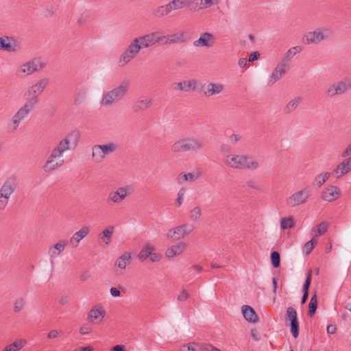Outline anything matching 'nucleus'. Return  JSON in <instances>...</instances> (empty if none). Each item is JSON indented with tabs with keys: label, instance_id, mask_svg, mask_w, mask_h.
<instances>
[{
	"label": "nucleus",
	"instance_id": "obj_1",
	"mask_svg": "<svg viewBox=\"0 0 351 351\" xmlns=\"http://www.w3.org/2000/svg\"><path fill=\"white\" fill-rule=\"evenodd\" d=\"M152 40L149 33L134 38L121 54L119 60V66L126 65L138 54L142 49L154 45Z\"/></svg>",
	"mask_w": 351,
	"mask_h": 351
},
{
	"label": "nucleus",
	"instance_id": "obj_2",
	"mask_svg": "<svg viewBox=\"0 0 351 351\" xmlns=\"http://www.w3.org/2000/svg\"><path fill=\"white\" fill-rule=\"evenodd\" d=\"M80 138V133L77 130L70 131L53 147L50 154L57 158L58 160H62V158L66 152L73 150L76 148Z\"/></svg>",
	"mask_w": 351,
	"mask_h": 351
},
{
	"label": "nucleus",
	"instance_id": "obj_3",
	"mask_svg": "<svg viewBox=\"0 0 351 351\" xmlns=\"http://www.w3.org/2000/svg\"><path fill=\"white\" fill-rule=\"evenodd\" d=\"M223 163L228 167L235 169L256 170L260 163L249 155L229 154L223 158Z\"/></svg>",
	"mask_w": 351,
	"mask_h": 351
},
{
	"label": "nucleus",
	"instance_id": "obj_4",
	"mask_svg": "<svg viewBox=\"0 0 351 351\" xmlns=\"http://www.w3.org/2000/svg\"><path fill=\"white\" fill-rule=\"evenodd\" d=\"M204 147L205 143L200 138L190 136L175 141L171 146V150L173 153H199L202 152Z\"/></svg>",
	"mask_w": 351,
	"mask_h": 351
},
{
	"label": "nucleus",
	"instance_id": "obj_5",
	"mask_svg": "<svg viewBox=\"0 0 351 351\" xmlns=\"http://www.w3.org/2000/svg\"><path fill=\"white\" fill-rule=\"evenodd\" d=\"M130 83L128 80H123L112 89L104 93L99 101L101 106L111 107L114 104L121 101L130 89Z\"/></svg>",
	"mask_w": 351,
	"mask_h": 351
},
{
	"label": "nucleus",
	"instance_id": "obj_6",
	"mask_svg": "<svg viewBox=\"0 0 351 351\" xmlns=\"http://www.w3.org/2000/svg\"><path fill=\"white\" fill-rule=\"evenodd\" d=\"M333 36L332 30L327 27H319L313 31L305 33L302 40L305 45H318L321 42L330 39Z\"/></svg>",
	"mask_w": 351,
	"mask_h": 351
},
{
	"label": "nucleus",
	"instance_id": "obj_7",
	"mask_svg": "<svg viewBox=\"0 0 351 351\" xmlns=\"http://www.w3.org/2000/svg\"><path fill=\"white\" fill-rule=\"evenodd\" d=\"M49 80L43 77L32 84L24 93L23 97L25 101L38 106L40 103V96L48 86Z\"/></svg>",
	"mask_w": 351,
	"mask_h": 351
},
{
	"label": "nucleus",
	"instance_id": "obj_8",
	"mask_svg": "<svg viewBox=\"0 0 351 351\" xmlns=\"http://www.w3.org/2000/svg\"><path fill=\"white\" fill-rule=\"evenodd\" d=\"M45 61L40 57L34 58L20 65L16 71V75L24 77L39 72L46 66Z\"/></svg>",
	"mask_w": 351,
	"mask_h": 351
},
{
	"label": "nucleus",
	"instance_id": "obj_9",
	"mask_svg": "<svg viewBox=\"0 0 351 351\" xmlns=\"http://www.w3.org/2000/svg\"><path fill=\"white\" fill-rule=\"evenodd\" d=\"M312 195V189L310 186L303 187L286 199V204L289 208H295L306 204Z\"/></svg>",
	"mask_w": 351,
	"mask_h": 351
},
{
	"label": "nucleus",
	"instance_id": "obj_10",
	"mask_svg": "<svg viewBox=\"0 0 351 351\" xmlns=\"http://www.w3.org/2000/svg\"><path fill=\"white\" fill-rule=\"evenodd\" d=\"M350 90H351V78L343 77L330 84L325 94L328 97L333 98L337 95H345Z\"/></svg>",
	"mask_w": 351,
	"mask_h": 351
},
{
	"label": "nucleus",
	"instance_id": "obj_11",
	"mask_svg": "<svg viewBox=\"0 0 351 351\" xmlns=\"http://www.w3.org/2000/svg\"><path fill=\"white\" fill-rule=\"evenodd\" d=\"M118 149L115 143L104 145H95L92 147V159L96 163L101 162L106 156L114 152Z\"/></svg>",
	"mask_w": 351,
	"mask_h": 351
},
{
	"label": "nucleus",
	"instance_id": "obj_12",
	"mask_svg": "<svg viewBox=\"0 0 351 351\" xmlns=\"http://www.w3.org/2000/svg\"><path fill=\"white\" fill-rule=\"evenodd\" d=\"M134 192L132 185L119 186L114 191H110L108 195L107 202L108 204H120L130 196Z\"/></svg>",
	"mask_w": 351,
	"mask_h": 351
},
{
	"label": "nucleus",
	"instance_id": "obj_13",
	"mask_svg": "<svg viewBox=\"0 0 351 351\" xmlns=\"http://www.w3.org/2000/svg\"><path fill=\"white\" fill-rule=\"evenodd\" d=\"M36 107L37 106L35 105L25 101V104L12 117V123L14 124V130H17L21 122L27 118Z\"/></svg>",
	"mask_w": 351,
	"mask_h": 351
},
{
	"label": "nucleus",
	"instance_id": "obj_14",
	"mask_svg": "<svg viewBox=\"0 0 351 351\" xmlns=\"http://www.w3.org/2000/svg\"><path fill=\"white\" fill-rule=\"evenodd\" d=\"M20 49L19 43L13 37L8 36L0 37V50L7 52H16Z\"/></svg>",
	"mask_w": 351,
	"mask_h": 351
},
{
	"label": "nucleus",
	"instance_id": "obj_15",
	"mask_svg": "<svg viewBox=\"0 0 351 351\" xmlns=\"http://www.w3.org/2000/svg\"><path fill=\"white\" fill-rule=\"evenodd\" d=\"M215 44L214 35L210 32H204L200 34L198 39L195 40L193 45L195 47L212 48Z\"/></svg>",
	"mask_w": 351,
	"mask_h": 351
},
{
	"label": "nucleus",
	"instance_id": "obj_16",
	"mask_svg": "<svg viewBox=\"0 0 351 351\" xmlns=\"http://www.w3.org/2000/svg\"><path fill=\"white\" fill-rule=\"evenodd\" d=\"M343 158L344 159L337 165L332 171V174L337 179L351 172V156Z\"/></svg>",
	"mask_w": 351,
	"mask_h": 351
},
{
	"label": "nucleus",
	"instance_id": "obj_17",
	"mask_svg": "<svg viewBox=\"0 0 351 351\" xmlns=\"http://www.w3.org/2000/svg\"><path fill=\"white\" fill-rule=\"evenodd\" d=\"M16 186L17 183L15 178H9L6 179L0 187V196L10 199L16 191Z\"/></svg>",
	"mask_w": 351,
	"mask_h": 351
},
{
	"label": "nucleus",
	"instance_id": "obj_18",
	"mask_svg": "<svg viewBox=\"0 0 351 351\" xmlns=\"http://www.w3.org/2000/svg\"><path fill=\"white\" fill-rule=\"evenodd\" d=\"M340 195V189L334 185H329L324 188L321 193L322 199L328 202H331L337 199Z\"/></svg>",
	"mask_w": 351,
	"mask_h": 351
},
{
	"label": "nucleus",
	"instance_id": "obj_19",
	"mask_svg": "<svg viewBox=\"0 0 351 351\" xmlns=\"http://www.w3.org/2000/svg\"><path fill=\"white\" fill-rule=\"evenodd\" d=\"M289 67L286 66L281 62L278 63L272 71L271 74L269 75L267 80V85L269 86H272L276 82L280 80L286 73Z\"/></svg>",
	"mask_w": 351,
	"mask_h": 351
},
{
	"label": "nucleus",
	"instance_id": "obj_20",
	"mask_svg": "<svg viewBox=\"0 0 351 351\" xmlns=\"http://www.w3.org/2000/svg\"><path fill=\"white\" fill-rule=\"evenodd\" d=\"M197 82H198L197 80L191 79L174 83L173 84V86L174 90H176L184 92H193L197 90Z\"/></svg>",
	"mask_w": 351,
	"mask_h": 351
},
{
	"label": "nucleus",
	"instance_id": "obj_21",
	"mask_svg": "<svg viewBox=\"0 0 351 351\" xmlns=\"http://www.w3.org/2000/svg\"><path fill=\"white\" fill-rule=\"evenodd\" d=\"M64 162V160H58L57 158L49 154L43 167V169L45 173H51L62 167Z\"/></svg>",
	"mask_w": 351,
	"mask_h": 351
},
{
	"label": "nucleus",
	"instance_id": "obj_22",
	"mask_svg": "<svg viewBox=\"0 0 351 351\" xmlns=\"http://www.w3.org/2000/svg\"><path fill=\"white\" fill-rule=\"evenodd\" d=\"M90 232V228L87 226H82L78 231L75 232L70 238L69 243L73 247H77L80 241L84 239Z\"/></svg>",
	"mask_w": 351,
	"mask_h": 351
},
{
	"label": "nucleus",
	"instance_id": "obj_23",
	"mask_svg": "<svg viewBox=\"0 0 351 351\" xmlns=\"http://www.w3.org/2000/svg\"><path fill=\"white\" fill-rule=\"evenodd\" d=\"M105 315L106 312L102 308L94 306L88 313L87 319L90 323H100Z\"/></svg>",
	"mask_w": 351,
	"mask_h": 351
},
{
	"label": "nucleus",
	"instance_id": "obj_24",
	"mask_svg": "<svg viewBox=\"0 0 351 351\" xmlns=\"http://www.w3.org/2000/svg\"><path fill=\"white\" fill-rule=\"evenodd\" d=\"M205 88L204 95L208 97L221 94L224 91L223 85L219 83L208 82L205 85Z\"/></svg>",
	"mask_w": 351,
	"mask_h": 351
},
{
	"label": "nucleus",
	"instance_id": "obj_25",
	"mask_svg": "<svg viewBox=\"0 0 351 351\" xmlns=\"http://www.w3.org/2000/svg\"><path fill=\"white\" fill-rule=\"evenodd\" d=\"M186 248V244L180 242L167 249L165 256L168 259H171L175 256L180 255Z\"/></svg>",
	"mask_w": 351,
	"mask_h": 351
},
{
	"label": "nucleus",
	"instance_id": "obj_26",
	"mask_svg": "<svg viewBox=\"0 0 351 351\" xmlns=\"http://www.w3.org/2000/svg\"><path fill=\"white\" fill-rule=\"evenodd\" d=\"M68 241L65 239H62L58 243L51 246L48 250V254L51 258L58 257L61 252H62L66 246Z\"/></svg>",
	"mask_w": 351,
	"mask_h": 351
},
{
	"label": "nucleus",
	"instance_id": "obj_27",
	"mask_svg": "<svg viewBox=\"0 0 351 351\" xmlns=\"http://www.w3.org/2000/svg\"><path fill=\"white\" fill-rule=\"evenodd\" d=\"M303 50V47L300 45L295 46L289 49L283 56L280 62L289 67V62L298 53Z\"/></svg>",
	"mask_w": 351,
	"mask_h": 351
},
{
	"label": "nucleus",
	"instance_id": "obj_28",
	"mask_svg": "<svg viewBox=\"0 0 351 351\" xmlns=\"http://www.w3.org/2000/svg\"><path fill=\"white\" fill-rule=\"evenodd\" d=\"M132 254L129 252H125L120 256L117 258L114 263V267L120 269H125L127 266L132 262Z\"/></svg>",
	"mask_w": 351,
	"mask_h": 351
},
{
	"label": "nucleus",
	"instance_id": "obj_29",
	"mask_svg": "<svg viewBox=\"0 0 351 351\" xmlns=\"http://www.w3.org/2000/svg\"><path fill=\"white\" fill-rule=\"evenodd\" d=\"M186 40L184 32L165 35V45L182 43Z\"/></svg>",
	"mask_w": 351,
	"mask_h": 351
},
{
	"label": "nucleus",
	"instance_id": "obj_30",
	"mask_svg": "<svg viewBox=\"0 0 351 351\" xmlns=\"http://www.w3.org/2000/svg\"><path fill=\"white\" fill-rule=\"evenodd\" d=\"M200 175L198 172L180 173L177 177V182L179 184H182L186 182H193L198 180Z\"/></svg>",
	"mask_w": 351,
	"mask_h": 351
},
{
	"label": "nucleus",
	"instance_id": "obj_31",
	"mask_svg": "<svg viewBox=\"0 0 351 351\" xmlns=\"http://www.w3.org/2000/svg\"><path fill=\"white\" fill-rule=\"evenodd\" d=\"M242 313L246 321L251 323H256L258 321V316L255 311L248 305L242 306Z\"/></svg>",
	"mask_w": 351,
	"mask_h": 351
},
{
	"label": "nucleus",
	"instance_id": "obj_32",
	"mask_svg": "<svg viewBox=\"0 0 351 351\" xmlns=\"http://www.w3.org/2000/svg\"><path fill=\"white\" fill-rule=\"evenodd\" d=\"M302 101V97L300 96L291 99L285 106L283 109L284 112L286 114L292 113L298 108Z\"/></svg>",
	"mask_w": 351,
	"mask_h": 351
},
{
	"label": "nucleus",
	"instance_id": "obj_33",
	"mask_svg": "<svg viewBox=\"0 0 351 351\" xmlns=\"http://www.w3.org/2000/svg\"><path fill=\"white\" fill-rule=\"evenodd\" d=\"M193 2L195 4L194 10H201L207 9L213 5L218 3V0H194Z\"/></svg>",
	"mask_w": 351,
	"mask_h": 351
},
{
	"label": "nucleus",
	"instance_id": "obj_34",
	"mask_svg": "<svg viewBox=\"0 0 351 351\" xmlns=\"http://www.w3.org/2000/svg\"><path fill=\"white\" fill-rule=\"evenodd\" d=\"M183 232H182V230L180 226H178L174 228L169 230L166 236L168 239H170L173 241H178L185 237Z\"/></svg>",
	"mask_w": 351,
	"mask_h": 351
},
{
	"label": "nucleus",
	"instance_id": "obj_35",
	"mask_svg": "<svg viewBox=\"0 0 351 351\" xmlns=\"http://www.w3.org/2000/svg\"><path fill=\"white\" fill-rule=\"evenodd\" d=\"M114 232V227L113 226H108L100 234L101 239L108 245L111 242V238Z\"/></svg>",
	"mask_w": 351,
	"mask_h": 351
},
{
	"label": "nucleus",
	"instance_id": "obj_36",
	"mask_svg": "<svg viewBox=\"0 0 351 351\" xmlns=\"http://www.w3.org/2000/svg\"><path fill=\"white\" fill-rule=\"evenodd\" d=\"M171 7H170V5H169V3L163 5L158 6L154 10V14L156 17L161 18L166 16H168L171 12Z\"/></svg>",
	"mask_w": 351,
	"mask_h": 351
},
{
	"label": "nucleus",
	"instance_id": "obj_37",
	"mask_svg": "<svg viewBox=\"0 0 351 351\" xmlns=\"http://www.w3.org/2000/svg\"><path fill=\"white\" fill-rule=\"evenodd\" d=\"M154 246L152 243H147L142 248L138 256L141 261H145V259L150 256V255L152 254L153 252H154Z\"/></svg>",
	"mask_w": 351,
	"mask_h": 351
},
{
	"label": "nucleus",
	"instance_id": "obj_38",
	"mask_svg": "<svg viewBox=\"0 0 351 351\" xmlns=\"http://www.w3.org/2000/svg\"><path fill=\"white\" fill-rule=\"evenodd\" d=\"M193 0H172L169 2V5L171 7L172 12L173 10H180L184 7L191 5Z\"/></svg>",
	"mask_w": 351,
	"mask_h": 351
},
{
	"label": "nucleus",
	"instance_id": "obj_39",
	"mask_svg": "<svg viewBox=\"0 0 351 351\" xmlns=\"http://www.w3.org/2000/svg\"><path fill=\"white\" fill-rule=\"evenodd\" d=\"M152 104V100L151 99H141L134 104L133 108L135 112L143 111L149 108Z\"/></svg>",
	"mask_w": 351,
	"mask_h": 351
},
{
	"label": "nucleus",
	"instance_id": "obj_40",
	"mask_svg": "<svg viewBox=\"0 0 351 351\" xmlns=\"http://www.w3.org/2000/svg\"><path fill=\"white\" fill-rule=\"evenodd\" d=\"M27 344V341L24 339H18L11 344L5 347L3 351H19Z\"/></svg>",
	"mask_w": 351,
	"mask_h": 351
},
{
	"label": "nucleus",
	"instance_id": "obj_41",
	"mask_svg": "<svg viewBox=\"0 0 351 351\" xmlns=\"http://www.w3.org/2000/svg\"><path fill=\"white\" fill-rule=\"evenodd\" d=\"M202 215V213L201 208L197 206L190 210L189 219L193 222H197L200 220Z\"/></svg>",
	"mask_w": 351,
	"mask_h": 351
},
{
	"label": "nucleus",
	"instance_id": "obj_42",
	"mask_svg": "<svg viewBox=\"0 0 351 351\" xmlns=\"http://www.w3.org/2000/svg\"><path fill=\"white\" fill-rule=\"evenodd\" d=\"M317 307V297L316 293L311 296L310 302L308 304V315L312 317L315 313Z\"/></svg>",
	"mask_w": 351,
	"mask_h": 351
},
{
	"label": "nucleus",
	"instance_id": "obj_43",
	"mask_svg": "<svg viewBox=\"0 0 351 351\" xmlns=\"http://www.w3.org/2000/svg\"><path fill=\"white\" fill-rule=\"evenodd\" d=\"M331 173L326 172L317 175L315 178V182L317 186H322L330 177Z\"/></svg>",
	"mask_w": 351,
	"mask_h": 351
},
{
	"label": "nucleus",
	"instance_id": "obj_44",
	"mask_svg": "<svg viewBox=\"0 0 351 351\" xmlns=\"http://www.w3.org/2000/svg\"><path fill=\"white\" fill-rule=\"evenodd\" d=\"M294 227V221L293 217H282L280 219V228L282 230H287Z\"/></svg>",
	"mask_w": 351,
	"mask_h": 351
},
{
	"label": "nucleus",
	"instance_id": "obj_45",
	"mask_svg": "<svg viewBox=\"0 0 351 351\" xmlns=\"http://www.w3.org/2000/svg\"><path fill=\"white\" fill-rule=\"evenodd\" d=\"M149 34L153 39L154 45L156 44L165 45V35H160V32L158 31L150 32Z\"/></svg>",
	"mask_w": 351,
	"mask_h": 351
},
{
	"label": "nucleus",
	"instance_id": "obj_46",
	"mask_svg": "<svg viewBox=\"0 0 351 351\" xmlns=\"http://www.w3.org/2000/svg\"><path fill=\"white\" fill-rule=\"evenodd\" d=\"M182 351H204V346L195 343H189L187 346H184Z\"/></svg>",
	"mask_w": 351,
	"mask_h": 351
},
{
	"label": "nucleus",
	"instance_id": "obj_47",
	"mask_svg": "<svg viewBox=\"0 0 351 351\" xmlns=\"http://www.w3.org/2000/svg\"><path fill=\"white\" fill-rule=\"evenodd\" d=\"M25 306V300L23 298H18L14 302V311L19 313L24 308Z\"/></svg>",
	"mask_w": 351,
	"mask_h": 351
},
{
	"label": "nucleus",
	"instance_id": "obj_48",
	"mask_svg": "<svg viewBox=\"0 0 351 351\" xmlns=\"http://www.w3.org/2000/svg\"><path fill=\"white\" fill-rule=\"evenodd\" d=\"M291 332L294 338L299 335V323L298 319L290 321Z\"/></svg>",
	"mask_w": 351,
	"mask_h": 351
},
{
	"label": "nucleus",
	"instance_id": "obj_49",
	"mask_svg": "<svg viewBox=\"0 0 351 351\" xmlns=\"http://www.w3.org/2000/svg\"><path fill=\"white\" fill-rule=\"evenodd\" d=\"M317 243L315 238H313L311 241L306 243L303 247V253L308 254L313 249L315 244Z\"/></svg>",
	"mask_w": 351,
	"mask_h": 351
},
{
	"label": "nucleus",
	"instance_id": "obj_50",
	"mask_svg": "<svg viewBox=\"0 0 351 351\" xmlns=\"http://www.w3.org/2000/svg\"><path fill=\"white\" fill-rule=\"evenodd\" d=\"M286 319L289 322L298 319L297 311L293 307L289 306L287 308Z\"/></svg>",
	"mask_w": 351,
	"mask_h": 351
},
{
	"label": "nucleus",
	"instance_id": "obj_51",
	"mask_svg": "<svg viewBox=\"0 0 351 351\" xmlns=\"http://www.w3.org/2000/svg\"><path fill=\"white\" fill-rule=\"evenodd\" d=\"M271 260L274 267L277 268L280 266V256L278 252L274 251L271 253Z\"/></svg>",
	"mask_w": 351,
	"mask_h": 351
},
{
	"label": "nucleus",
	"instance_id": "obj_52",
	"mask_svg": "<svg viewBox=\"0 0 351 351\" xmlns=\"http://www.w3.org/2000/svg\"><path fill=\"white\" fill-rule=\"evenodd\" d=\"M185 193L186 189L184 188H180L178 190L177 193V198L176 199V204L178 207H180L182 204Z\"/></svg>",
	"mask_w": 351,
	"mask_h": 351
},
{
	"label": "nucleus",
	"instance_id": "obj_53",
	"mask_svg": "<svg viewBox=\"0 0 351 351\" xmlns=\"http://www.w3.org/2000/svg\"><path fill=\"white\" fill-rule=\"evenodd\" d=\"M328 223L327 222H322L317 226V230L315 233V237L320 236L323 234H324L328 229Z\"/></svg>",
	"mask_w": 351,
	"mask_h": 351
},
{
	"label": "nucleus",
	"instance_id": "obj_54",
	"mask_svg": "<svg viewBox=\"0 0 351 351\" xmlns=\"http://www.w3.org/2000/svg\"><path fill=\"white\" fill-rule=\"evenodd\" d=\"M245 184L247 187L256 190L257 191H262V187L255 180H248L246 181Z\"/></svg>",
	"mask_w": 351,
	"mask_h": 351
},
{
	"label": "nucleus",
	"instance_id": "obj_55",
	"mask_svg": "<svg viewBox=\"0 0 351 351\" xmlns=\"http://www.w3.org/2000/svg\"><path fill=\"white\" fill-rule=\"evenodd\" d=\"M180 227L182 230V232H184L183 233L185 237L191 234L194 228L193 225L189 223H184L183 225L180 226Z\"/></svg>",
	"mask_w": 351,
	"mask_h": 351
},
{
	"label": "nucleus",
	"instance_id": "obj_56",
	"mask_svg": "<svg viewBox=\"0 0 351 351\" xmlns=\"http://www.w3.org/2000/svg\"><path fill=\"white\" fill-rule=\"evenodd\" d=\"M311 282V271H309L303 285L302 291H308Z\"/></svg>",
	"mask_w": 351,
	"mask_h": 351
},
{
	"label": "nucleus",
	"instance_id": "obj_57",
	"mask_svg": "<svg viewBox=\"0 0 351 351\" xmlns=\"http://www.w3.org/2000/svg\"><path fill=\"white\" fill-rule=\"evenodd\" d=\"M92 327L88 324L82 325L80 328V333L81 335H88L92 332Z\"/></svg>",
	"mask_w": 351,
	"mask_h": 351
},
{
	"label": "nucleus",
	"instance_id": "obj_58",
	"mask_svg": "<svg viewBox=\"0 0 351 351\" xmlns=\"http://www.w3.org/2000/svg\"><path fill=\"white\" fill-rule=\"evenodd\" d=\"M189 298V294L186 290L183 289L177 297V300L179 302L186 301Z\"/></svg>",
	"mask_w": 351,
	"mask_h": 351
},
{
	"label": "nucleus",
	"instance_id": "obj_59",
	"mask_svg": "<svg viewBox=\"0 0 351 351\" xmlns=\"http://www.w3.org/2000/svg\"><path fill=\"white\" fill-rule=\"evenodd\" d=\"M241 139V135L240 134L233 133L229 136V140L233 145L237 143Z\"/></svg>",
	"mask_w": 351,
	"mask_h": 351
},
{
	"label": "nucleus",
	"instance_id": "obj_60",
	"mask_svg": "<svg viewBox=\"0 0 351 351\" xmlns=\"http://www.w3.org/2000/svg\"><path fill=\"white\" fill-rule=\"evenodd\" d=\"M9 200V199L0 196V211H3L6 208Z\"/></svg>",
	"mask_w": 351,
	"mask_h": 351
},
{
	"label": "nucleus",
	"instance_id": "obj_61",
	"mask_svg": "<svg viewBox=\"0 0 351 351\" xmlns=\"http://www.w3.org/2000/svg\"><path fill=\"white\" fill-rule=\"evenodd\" d=\"M351 156V142L347 145L346 149L342 152L341 156L346 158Z\"/></svg>",
	"mask_w": 351,
	"mask_h": 351
},
{
	"label": "nucleus",
	"instance_id": "obj_62",
	"mask_svg": "<svg viewBox=\"0 0 351 351\" xmlns=\"http://www.w3.org/2000/svg\"><path fill=\"white\" fill-rule=\"evenodd\" d=\"M84 95H81L80 93H78L74 99V104L75 105H80V104H82L84 101Z\"/></svg>",
	"mask_w": 351,
	"mask_h": 351
},
{
	"label": "nucleus",
	"instance_id": "obj_63",
	"mask_svg": "<svg viewBox=\"0 0 351 351\" xmlns=\"http://www.w3.org/2000/svg\"><path fill=\"white\" fill-rule=\"evenodd\" d=\"M204 351H221L211 344L204 345Z\"/></svg>",
	"mask_w": 351,
	"mask_h": 351
},
{
	"label": "nucleus",
	"instance_id": "obj_64",
	"mask_svg": "<svg viewBox=\"0 0 351 351\" xmlns=\"http://www.w3.org/2000/svg\"><path fill=\"white\" fill-rule=\"evenodd\" d=\"M59 334L60 332L58 331L57 330H52L49 331V333L47 334V337L49 339H55L59 335Z\"/></svg>",
	"mask_w": 351,
	"mask_h": 351
}]
</instances>
